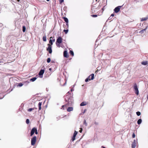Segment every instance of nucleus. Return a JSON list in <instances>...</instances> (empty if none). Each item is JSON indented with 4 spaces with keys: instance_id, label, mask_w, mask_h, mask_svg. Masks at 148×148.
I'll use <instances>...</instances> for the list:
<instances>
[{
    "instance_id": "1",
    "label": "nucleus",
    "mask_w": 148,
    "mask_h": 148,
    "mask_svg": "<svg viewBox=\"0 0 148 148\" xmlns=\"http://www.w3.org/2000/svg\"><path fill=\"white\" fill-rule=\"evenodd\" d=\"M36 136L33 137L31 139V145H34L36 142Z\"/></svg>"
},
{
    "instance_id": "2",
    "label": "nucleus",
    "mask_w": 148,
    "mask_h": 148,
    "mask_svg": "<svg viewBox=\"0 0 148 148\" xmlns=\"http://www.w3.org/2000/svg\"><path fill=\"white\" fill-rule=\"evenodd\" d=\"M62 39L61 37H59L57 39V40L56 42V45H57V43L58 44H60L62 43Z\"/></svg>"
},
{
    "instance_id": "3",
    "label": "nucleus",
    "mask_w": 148,
    "mask_h": 148,
    "mask_svg": "<svg viewBox=\"0 0 148 148\" xmlns=\"http://www.w3.org/2000/svg\"><path fill=\"white\" fill-rule=\"evenodd\" d=\"M48 47L47 48V50L50 53H51L52 52V50L51 49L52 47L51 45L49 44H48Z\"/></svg>"
},
{
    "instance_id": "4",
    "label": "nucleus",
    "mask_w": 148,
    "mask_h": 148,
    "mask_svg": "<svg viewBox=\"0 0 148 148\" xmlns=\"http://www.w3.org/2000/svg\"><path fill=\"white\" fill-rule=\"evenodd\" d=\"M122 6H119L116 7L114 9V11L116 13H118L120 11L121 8L122 7Z\"/></svg>"
},
{
    "instance_id": "5",
    "label": "nucleus",
    "mask_w": 148,
    "mask_h": 148,
    "mask_svg": "<svg viewBox=\"0 0 148 148\" xmlns=\"http://www.w3.org/2000/svg\"><path fill=\"white\" fill-rule=\"evenodd\" d=\"M137 143V140H134L132 144V148H135Z\"/></svg>"
},
{
    "instance_id": "6",
    "label": "nucleus",
    "mask_w": 148,
    "mask_h": 148,
    "mask_svg": "<svg viewBox=\"0 0 148 148\" xmlns=\"http://www.w3.org/2000/svg\"><path fill=\"white\" fill-rule=\"evenodd\" d=\"M134 89L135 90L136 94L138 95L139 93V91L136 84H134Z\"/></svg>"
},
{
    "instance_id": "7",
    "label": "nucleus",
    "mask_w": 148,
    "mask_h": 148,
    "mask_svg": "<svg viewBox=\"0 0 148 148\" xmlns=\"http://www.w3.org/2000/svg\"><path fill=\"white\" fill-rule=\"evenodd\" d=\"M77 134V132L76 131H75L73 134V137H72V141H74L75 139V137Z\"/></svg>"
},
{
    "instance_id": "8",
    "label": "nucleus",
    "mask_w": 148,
    "mask_h": 148,
    "mask_svg": "<svg viewBox=\"0 0 148 148\" xmlns=\"http://www.w3.org/2000/svg\"><path fill=\"white\" fill-rule=\"evenodd\" d=\"M45 71L44 70H41L39 72V75L40 76V77H42V76L43 75V74L44 73Z\"/></svg>"
},
{
    "instance_id": "9",
    "label": "nucleus",
    "mask_w": 148,
    "mask_h": 148,
    "mask_svg": "<svg viewBox=\"0 0 148 148\" xmlns=\"http://www.w3.org/2000/svg\"><path fill=\"white\" fill-rule=\"evenodd\" d=\"M36 128H33L30 134L31 136H32L35 132V131L36 130Z\"/></svg>"
},
{
    "instance_id": "10",
    "label": "nucleus",
    "mask_w": 148,
    "mask_h": 148,
    "mask_svg": "<svg viewBox=\"0 0 148 148\" xmlns=\"http://www.w3.org/2000/svg\"><path fill=\"white\" fill-rule=\"evenodd\" d=\"M64 56L65 57L67 58L68 57V53L67 51H64Z\"/></svg>"
},
{
    "instance_id": "11",
    "label": "nucleus",
    "mask_w": 148,
    "mask_h": 148,
    "mask_svg": "<svg viewBox=\"0 0 148 148\" xmlns=\"http://www.w3.org/2000/svg\"><path fill=\"white\" fill-rule=\"evenodd\" d=\"M73 110V108L72 107H69L67 109L68 112H70Z\"/></svg>"
},
{
    "instance_id": "12",
    "label": "nucleus",
    "mask_w": 148,
    "mask_h": 148,
    "mask_svg": "<svg viewBox=\"0 0 148 148\" xmlns=\"http://www.w3.org/2000/svg\"><path fill=\"white\" fill-rule=\"evenodd\" d=\"M90 77H91L90 79H89V80H93L94 79V74H92L89 76V78H90Z\"/></svg>"
},
{
    "instance_id": "13",
    "label": "nucleus",
    "mask_w": 148,
    "mask_h": 148,
    "mask_svg": "<svg viewBox=\"0 0 148 148\" xmlns=\"http://www.w3.org/2000/svg\"><path fill=\"white\" fill-rule=\"evenodd\" d=\"M64 21L66 23V25H68V18L66 17H64Z\"/></svg>"
},
{
    "instance_id": "14",
    "label": "nucleus",
    "mask_w": 148,
    "mask_h": 148,
    "mask_svg": "<svg viewBox=\"0 0 148 148\" xmlns=\"http://www.w3.org/2000/svg\"><path fill=\"white\" fill-rule=\"evenodd\" d=\"M87 104L85 102H82L80 104V106H83L86 105Z\"/></svg>"
},
{
    "instance_id": "15",
    "label": "nucleus",
    "mask_w": 148,
    "mask_h": 148,
    "mask_svg": "<svg viewBox=\"0 0 148 148\" xmlns=\"http://www.w3.org/2000/svg\"><path fill=\"white\" fill-rule=\"evenodd\" d=\"M147 27H146V28L141 30L140 32L139 33L141 34H143V33H144V31H146V30L147 29Z\"/></svg>"
},
{
    "instance_id": "16",
    "label": "nucleus",
    "mask_w": 148,
    "mask_h": 148,
    "mask_svg": "<svg viewBox=\"0 0 148 148\" xmlns=\"http://www.w3.org/2000/svg\"><path fill=\"white\" fill-rule=\"evenodd\" d=\"M148 19V18L147 17L143 18H141V21H143L147 20Z\"/></svg>"
},
{
    "instance_id": "17",
    "label": "nucleus",
    "mask_w": 148,
    "mask_h": 148,
    "mask_svg": "<svg viewBox=\"0 0 148 148\" xmlns=\"http://www.w3.org/2000/svg\"><path fill=\"white\" fill-rule=\"evenodd\" d=\"M141 64L143 65H145L147 64V62L146 61L143 62H141Z\"/></svg>"
},
{
    "instance_id": "18",
    "label": "nucleus",
    "mask_w": 148,
    "mask_h": 148,
    "mask_svg": "<svg viewBox=\"0 0 148 148\" xmlns=\"http://www.w3.org/2000/svg\"><path fill=\"white\" fill-rule=\"evenodd\" d=\"M37 79V78L36 77H34L33 78H31L30 79V81L32 82H34Z\"/></svg>"
},
{
    "instance_id": "19",
    "label": "nucleus",
    "mask_w": 148,
    "mask_h": 148,
    "mask_svg": "<svg viewBox=\"0 0 148 148\" xmlns=\"http://www.w3.org/2000/svg\"><path fill=\"white\" fill-rule=\"evenodd\" d=\"M66 108V105H63L62 106V107L61 108V109L63 110H65Z\"/></svg>"
},
{
    "instance_id": "20",
    "label": "nucleus",
    "mask_w": 148,
    "mask_h": 148,
    "mask_svg": "<svg viewBox=\"0 0 148 148\" xmlns=\"http://www.w3.org/2000/svg\"><path fill=\"white\" fill-rule=\"evenodd\" d=\"M142 122V120L141 119H138L137 121V123L138 124H140Z\"/></svg>"
},
{
    "instance_id": "21",
    "label": "nucleus",
    "mask_w": 148,
    "mask_h": 148,
    "mask_svg": "<svg viewBox=\"0 0 148 148\" xmlns=\"http://www.w3.org/2000/svg\"><path fill=\"white\" fill-rule=\"evenodd\" d=\"M34 108H30L29 109L27 110V111H28V112H31L32 110H34Z\"/></svg>"
},
{
    "instance_id": "22",
    "label": "nucleus",
    "mask_w": 148,
    "mask_h": 148,
    "mask_svg": "<svg viewBox=\"0 0 148 148\" xmlns=\"http://www.w3.org/2000/svg\"><path fill=\"white\" fill-rule=\"evenodd\" d=\"M52 38V37L50 38V40L49 41V43L50 44V45L51 46L53 45V42L52 40L51 39V38Z\"/></svg>"
},
{
    "instance_id": "23",
    "label": "nucleus",
    "mask_w": 148,
    "mask_h": 148,
    "mask_svg": "<svg viewBox=\"0 0 148 148\" xmlns=\"http://www.w3.org/2000/svg\"><path fill=\"white\" fill-rule=\"evenodd\" d=\"M26 27L25 26H23V32H25V31Z\"/></svg>"
},
{
    "instance_id": "24",
    "label": "nucleus",
    "mask_w": 148,
    "mask_h": 148,
    "mask_svg": "<svg viewBox=\"0 0 148 148\" xmlns=\"http://www.w3.org/2000/svg\"><path fill=\"white\" fill-rule=\"evenodd\" d=\"M43 40L44 41H46L47 40L46 36H43Z\"/></svg>"
},
{
    "instance_id": "25",
    "label": "nucleus",
    "mask_w": 148,
    "mask_h": 148,
    "mask_svg": "<svg viewBox=\"0 0 148 148\" xmlns=\"http://www.w3.org/2000/svg\"><path fill=\"white\" fill-rule=\"evenodd\" d=\"M70 53L71 55H72L73 56L74 55V53H73V51H72L71 50L70 51Z\"/></svg>"
},
{
    "instance_id": "26",
    "label": "nucleus",
    "mask_w": 148,
    "mask_h": 148,
    "mask_svg": "<svg viewBox=\"0 0 148 148\" xmlns=\"http://www.w3.org/2000/svg\"><path fill=\"white\" fill-rule=\"evenodd\" d=\"M51 61V59L50 58H48L47 59V62L48 63H49Z\"/></svg>"
},
{
    "instance_id": "27",
    "label": "nucleus",
    "mask_w": 148,
    "mask_h": 148,
    "mask_svg": "<svg viewBox=\"0 0 148 148\" xmlns=\"http://www.w3.org/2000/svg\"><path fill=\"white\" fill-rule=\"evenodd\" d=\"M64 32L66 34L68 32V29H66V30L64 29Z\"/></svg>"
},
{
    "instance_id": "28",
    "label": "nucleus",
    "mask_w": 148,
    "mask_h": 148,
    "mask_svg": "<svg viewBox=\"0 0 148 148\" xmlns=\"http://www.w3.org/2000/svg\"><path fill=\"white\" fill-rule=\"evenodd\" d=\"M136 114L138 116H139L140 115V112H137Z\"/></svg>"
},
{
    "instance_id": "29",
    "label": "nucleus",
    "mask_w": 148,
    "mask_h": 148,
    "mask_svg": "<svg viewBox=\"0 0 148 148\" xmlns=\"http://www.w3.org/2000/svg\"><path fill=\"white\" fill-rule=\"evenodd\" d=\"M29 119H27L26 120V123L27 124H29Z\"/></svg>"
},
{
    "instance_id": "30",
    "label": "nucleus",
    "mask_w": 148,
    "mask_h": 148,
    "mask_svg": "<svg viewBox=\"0 0 148 148\" xmlns=\"http://www.w3.org/2000/svg\"><path fill=\"white\" fill-rule=\"evenodd\" d=\"M23 85V84L22 83H20L18 84V86L19 87H21Z\"/></svg>"
},
{
    "instance_id": "31",
    "label": "nucleus",
    "mask_w": 148,
    "mask_h": 148,
    "mask_svg": "<svg viewBox=\"0 0 148 148\" xmlns=\"http://www.w3.org/2000/svg\"><path fill=\"white\" fill-rule=\"evenodd\" d=\"M84 123L85 125L86 126L87 125V124L85 120H84Z\"/></svg>"
},
{
    "instance_id": "32",
    "label": "nucleus",
    "mask_w": 148,
    "mask_h": 148,
    "mask_svg": "<svg viewBox=\"0 0 148 148\" xmlns=\"http://www.w3.org/2000/svg\"><path fill=\"white\" fill-rule=\"evenodd\" d=\"M89 79H90L89 78V77L87 78L85 80V82H88L89 80Z\"/></svg>"
},
{
    "instance_id": "33",
    "label": "nucleus",
    "mask_w": 148,
    "mask_h": 148,
    "mask_svg": "<svg viewBox=\"0 0 148 148\" xmlns=\"http://www.w3.org/2000/svg\"><path fill=\"white\" fill-rule=\"evenodd\" d=\"M38 107L41 106L42 105V103L40 102H39L38 103Z\"/></svg>"
},
{
    "instance_id": "34",
    "label": "nucleus",
    "mask_w": 148,
    "mask_h": 148,
    "mask_svg": "<svg viewBox=\"0 0 148 148\" xmlns=\"http://www.w3.org/2000/svg\"><path fill=\"white\" fill-rule=\"evenodd\" d=\"M132 137L133 138H134L135 137V135L134 133H133L132 135Z\"/></svg>"
},
{
    "instance_id": "35",
    "label": "nucleus",
    "mask_w": 148,
    "mask_h": 148,
    "mask_svg": "<svg viewBox=\"0 0 148 148\" xmlns=\"http://www.w3.org/2000/svg\"><path fill=\"white\" fill-rule=\"evenodd\" d=\"M91 16L93 17H97V15H91Z\"/></svg>"
},
{
    "instance_id": "36",
    "label": "nucleus",
    "mask_w": 148,
    "mask_h": 148,
    "mask_svg": "<svg viewBox=\"0 0 148 148\" xmlns=\"http://www.w3.org/2000/svg\"><path fill=\"white\" fill-rule=\"evenodd\" d=\"M60 3L63 2L64 1V0H59Z\"/></svg>"
},
{
    "instance_id": "37",
    "label": "nucleus",
    "mask_w": 148,
    "mask_h": 148,
    "mask_svg": "<svg viewBox=\"0 0 148 148\" xmlns=\"http://www.w3.org/2000/svg\"><path fill=\"white\" fill-rule=\"evenodd\" d=\"M82 131V128H80V130H79V132L81 133Z\"/></svg>"
},
{
    "instance_id": "38",
    "label": "nucleus",
    "mask_w": 148,
    "mask_h": 148,
    "mask_svg": "<svg viewBox=\"0 0 148 148\" xmlns=\"http://www.w3.org/2000/svg\"><path fill=\"white\" fill-rule=\"evenodd\" d=\"M35 133L36 134H38L37 131V130L36 129V131H35Z\"/></svg>"
},
{
    "instance_id": "39",
    "label": "nucleus",
    "mask_w": 148,
    "mask_h": 148,
    "mask_svg": "<svg viewBox=\"0 0 148 148\" xmlns=\"http://www.w3.org/2000/svg\"><path fill=\"white\" fill-rule=\"evenodd\" d=\"M114 16V14H111V15L110 17H109V18H110V17H111V16L113 17V16Z\"/></svg>"
},
{
    "instance_id": "40",
    "label": "nucleus",
    "mask_w": 148,
    "mask_h": 148,
    "mask_svg": "<svg viewBox=\"0 0 148 148\" xmlns=\"http://www.w3.org/2000/svg\"><path fill=\"white\" fill-rule=\"evenodd\" d=\"M41 109V106L39 107V110H40Z\"/></svg>"
},
{
    "instance_id": "41",
    "label": "nucleus",
    "mask_w": 148,
    "mask_h": 148,
    "mask_svg": "<svg viewBox=\"0 0 148 148\" xmlns=\"http://www.w3.org/2000/svg\"><path fill=\"white\" fill-rule=\"evenodd\" d=\"M56 45L57 46H58V47H60V45L59 44H57V45Z\"/></svg>"
},
{
    "instance_id": "42",
    "label": "nucleus",
    "mask_w": 148,
    "mask_h": 148,
    "mask_svg": "<svg viewBox=\"0 0 148 148\" xmlns=\"http://www.w3.org/2000/svg\"><path fill=\"white\" fill-rule=\"evenodd\" d=\"M71 91H72L74 90V89H71Z\"/></svg>"
},
{
    "instance_id": "43",
    "label": "nucleus",
    "mask_w": 148,
    "mask_h": 148,
    "mask_svg": "<svg viewBox=\"0 0 148 148\" xmlns=\"http://www.w3.org/2000/svg\"><path fill=\"white\" fill-rule=\"evenodd\" d=\"M66 82H65V83L64 84V85H66Z\"/></svg>"
},
{
    "instance_id": "44",
    "label": "nucleus",
    "mask_w": 148,
    "mask_h": 148,
    "mask_svg": "<svg viewBox=\"0 0 148 148\" xmlns=\"http://www.w3.org/2000/svg\"><path fill=\"white\" fill-rule=\"evenodd\" d=\"M49 70H51V68H50V69H49Z\"/></svg>"
},
{
    "instance_id": "45",
    "label": "nucleus",
    "mask_w": 148,
    "mask_h": 148,
    "mask_svg": "<svg viewBox=\"0 0 148 148\" xmlns=\"http://www.w3.org/2000/svg\"><path fill=\"white\" fill-rule=\"evenodd\" d=\"M47 1H49V0H46Z\"/></svg>"
},
{
    "instance_id": "46",
    "label": "nucleus",
    "mask_w": 148,
    "mask_h": 148,
    "mask_svg": "<svg viewBox=\"0 0 148 148\" xmlns=\"http://www.w3.org/2000/svg\"><path fill=\"white\" fill-rule=\"evenodd\" d=\"M18 1H19L20 0H17Z\"/></svg>"
},
{
    "instance_id": "47",
    "label": "nucleus",
    "mask_w": 148,
    "mask_h": 148,
    "mask_svg": "<svg viewBox=\"0 0 148 148\" xmlns=\"http://www.w3.org/2000/svg\"><path fill=\"white\" fill-rule=\"evenodd\" d=\"M54 41H55V40H54H54H53V42H54Z\"/></svg>"
},
{
    "instance_id": "48",
    "label": "nucleus",
    "mask_w": 148,
    "mask_h": 148,
    "mask_svg": "<svg viewBox=\"0 0 148 148\" xmlns=\"http://www.w3.org/2000/svg\"><path fill=\"white\" fill-rule=\"evenodd\" d=\"M68 93H69V91L68 92Z\"/></svg>"
},
{
    "instance_id": "49",
    "label": "nucleus",
    "mask_w": 148,
    "mask_h": 148,
    "mask_svg": "<svg viewBox=\"0 0 148 148\" xmlns=\"http://www.w3.org/2000/svg\"><path fill=\"white\" fill-rule=\"evenodd\" d=\"M103 148H106L105 147H103Z\"/></svg>"
},
{
    "instance_id": "50",
    "label": "nucleus",
    "mask_w": 148,
    "mask_h": 148,
    "mask_svg": "<svg viewBox=\"0 0 148 148\" xmlns=\"http://www.w3.org/2000/svg\"><path fill=\"white\" fill-rule=\"evenodd\" d=\"M74 85L73 86V87H74Z\"/></svg>"
}]
</instances>
